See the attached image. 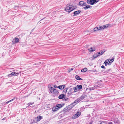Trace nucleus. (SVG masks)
I'll return each mask as SVG.
<instances>
[{"label": "nucleus", "instance_id": "3", "mask_svg": "<svg viewBox=\"0 0 124 124\" xmlns=\"http://www.w3.org/2000/svg\"><path fill=\"white\" fill-rule=\"evenodd\" d=\"M65 95L62 94L59 96L58 98L60 99H63V101H69V99L68 98H65Z\"/></svg>", "mask_w": 124, "mask_h": 124}, {"label": "nucleus", "instance_id": "7", "mask_svg": "<svg viewBox=\"0 0 124 124\" xmlns=\"http://www.w3.org/2000/svg\"><path fill=\"white\" fill-rule=\"evenodd\" d=\"M81 11L80 10H79L78 11H76L74 12L73 13L72 16H77L81 12Z\"/></svg>", "mask_w": 124, "mask_h": 124}, {"label": "nucleus", "instance_id": "5", "mask_svg": "<svg viewBox=\"0 0 124 124\" xmlns=\"http://www.w3.org/2000/svg\"><path fill=\"white\" fill-rule=\"evenodd\" d=\"M81 114V113L80 112H78L76 114L73 115L72 117V119H74L78 117Z\"/></svg>", "mask_w": 124, "mask_h": 124}, {"label": "nucleus", "instance_id": "30", "mask_svg": "<svg viewBox=\"0 0 124 124\" xmlns=\"http://www.w3.org/2000/svg\"><path fill=\"white\" fill-rule=\"evenodd\" d=\"M15 99V98L13 99H12L11 100L8 101L7 102H6V104L8 103H9L10 102L13 101Z\"/></svg>", "mask_w": 124, "mask_h": 124}, {"label": "nucleus", "instance_id": "37", "mask_svg": "<svg viewBox=\"0 0 124 124\" xmlns=\"http://www.w3.org/2000/svg\"><path fill=\"white\" fill-rule=\"evenodd\" d=\"M108 124H113L112 122H108Z\"/></svg>", "mask_w": 124, "mask_h": 124}, {"label": "nucleus", "instance_id": "44", "mask_svg": "<svg viewBox=\"0 0 124 124\" xmlns=\"http://www.w3.org/2000/svg\"><path fill=\"white\" fill-rule=\"evenodd\" d=\"M92 123H90V124H92Z\"/></svg>", "mask_w": 124, "mask_h": 124}, {"label": "nucleus", "instance_id": "36", "mask_svg": "<svg viewBox=\"0 0 124 124\" xmlns=\"http://www.w3.org/2000/svg\"><path fill=\"white\" fill-rule=\"evenodd\" d=\"M101 67L102 68L104 69H105V67L103 65H102V66H101Z\"/></svg>", "mask_w": 124, "mask_h": 124}, {"label": "nucleus", "instance_id": "38", "mask_svg": "<svg viewBox=\"0 0 124 124\" xmlns=\"http://www.w3.org/2000/svg\"><path fill=\"white\" fill-rule=\"evenodd\" d=\"M15 7H20V6H16Z\"/></svg>", "mask_w": 124, "mask_h": 124}, {"label": "nucleus", "instance_id": "40", "mask_svg": "<svg viewBox=\"0 0 124 124\" xmlns=\"http://www.w3.org/2000/svg\"><path fill=\"white\" fill-rule=\"evenodd\" d=\"M54 88H56V87H57L56 86V85H54Z\"/></svg>", "mask_w": 124, "mask_h": 124}, {"label": "nucleus", "instance_id": "29", "mask_svg": "<svg viewBox=\"0 0 124 124\" xmlns=\"http://www.w3.org/2000/svg\"><path fill=\"white\" fill-rule=\"evenodd\" d=\"M34 103V102H29L28 103L27 105H28V106H29L33 104Z\"/></svg>", "mask_w": 124, "mask_h": 124}, {"label": "nucleus", "instance_id": "27", "mask_svg": "<svg viewBox=\"0 0 124 124\" xmlns=\"http://www.w3.org/2000/svg\"><path fill=\"white\" fill-rule=\"evenodd\" d=\"M68 89L67 88H66L64 89L63 91V93H66Z\"/></svg>", "mask_w": 124, "mask_h": 124}, {"label": "nucleus", "instance_id": "41", "mask_svg": "<svg viewBox=\"0 0 124 124\" xmlns=\"http://www.w3.org/2000/svg\"><path fill=\"white\" fill-rule=\"evenodd\" d=\"M5 118H3V119L2 120H5Z\"/></svg>", "mask_w": 124, "mask_h": 124}, {"label": "nucleus", "instance_id": "34", "mask_svg": "<svg viewBox=\"0 0 124 124\" xmlns=\"http://www.w3.org/2000/svg\"><path fill=\"white\" fill-rule=\"evenodd\" d=\"M98 56H100L101 55H102V54H101V53L100 52H98Z\"/></svg>", "mask_w": 124, "mask_h": 124}, {"label": "nucleus", "instance_id": "13", "mask_svg": "<svg viewBox=\"0 0 124 124\" xmlns=\"http://www.w3.org/2000/svg\"><path fill=\"white\" fill-rule=\"evenodd\" d=\"M64 105V104H58L56 106L59 109H60Z\"/></svg>", "mask_w": 124, "mask_h": 124}, {"label": "nucleus", "instance_id": "26", "mask_svg": "<svg viewBox=\"0 0 124 124\" xmlns=\"http://www.w3.org/2000/svg\"><path fill=\"white\" fill-rule=\"evenodd\" d=\"M87 70V69L86 68H85L84 69H83L81 70V71L82 72H85Z\"/></svg>", "mask_w": 124, "mask_h": 124}, {"label": "nucleus", "instance_id": "4", "mask_svg": "<svg viewBox=\"0 0 124 124\" xmlns=\"http://www.w3.org/2000/svg\"><path fill=\"white\" fill-rule=\"evenodd\" d=\"M100 0H88L87 2L88 4L91 5H93L98 2Z\"/></svg>", "mask_w": 124, "mask_h": 124}, {"label": "nucleus", "instance_id": "22", "mask_svg": "<svg viewBox=\"0 0 124 124\" xmlns=\"http://www.w3.org/2000/svg\"><path fill=\"white\" fill-rule=\"evenodd\" d=\"M75 78L78 80H82V79L80 78L79 76L77 75L76 76Z\"/></svg>", "mask_w": 124, "mask_h": 124}, {"label": "nucleus", "instance_id": "11", "mask_svg": "<svg viewBox=\"0 0 124 124\" xmlns=\"http://www.w3.org/2000/svg\"><path fill=\"white\" fill-rule=\"evenodd\" d=\"M65 87V86L64 85H59L57 87V88L61 90H62L64 89Z\"/></svg>", "mask_w": 124, "mask_h": 124}, {"label": "nucleus", "instance_id": "20", "mask_svg": "<svg viewBox=\"0 0 124 124\" xmlns=\"http://www.w3.org/2000/svg\"><path fill=\"white\" fill-rule=\"evenodd\" d=\"M91 7V6H90L89 5H86V6L83 8H84L85 9H87L88 8H90Z\"/></svg>", "mask_w": 124, "mask_h": 124}, {"label": "nucleus", "instance_id": "10", "mask_svg": "<svg viewBox=\"0 0 124 124\" xmlns=\"http://www.w3.org/2000/svg\"><path fill=\"white\" fill-rule=\"evenodd\" d=\"M88 50L91 53L95 51V48L94 47L93 48L91 47L90 48L88 49Z\"/></svg>", "mask_w": 124, "mask_h": 124}, {"label": "nucleus", "instance_id": "15", "mask_svg": "<svg viewBox=\"0 0 124 124\" xmlns=\"http://www.w3.org/2000/svg\"><path fill=\"white\" fill-rule=\"evenodd\" d=\"M81 100L79 98L78 99H77L76 100H75L74 102V103H78L80 102Z\"/></svg>", "mask_w": 124, "mask_h": 124}, {"label": "nucleus", "instance_id": "42", "mask_svg": "<svg viewBox=\"0 0 124 124\" xmlns=\"http://www.w3.org/2000/svg\"><path fill=\"white\" fill-rule=\"evenodd\" d=\"M41 63L40 62H39V63H39V64H40Z\"/></svg>", "mask_w": 124, "mask_h": 124}, {"label": "nucleus", "instance_id": "35", "mask_svg": "<svg viewBox=\"0 0 124 124\" xmlns=\"http://www.w3.org/2000/svg\"><path fill=\"white\" fill-rule=\"evenodd\" d=\"M101 54H103L105 52V51H103L101 50Z\"/></svg>", "mask_w": 124, "mask_h": 124}, {"label": "nucleus", "instance_id": "25", "mask_svg": "<svg viewBox=\"0 0 124 124\" xmlns=\"http://www.w3.org/2000/svg\"><path fill=\"white\" fill-rule=\"evenodd\" d=\"M109 61V60L108 59L105 61L104 62V63L105 64V66H107V65L108 63V61Z\"/></svg>", "mask_w": 124, "mask_h": 124}, {"label": "nucleus", "instance_id": "28", "mask_svg": "<svg viewBox=\"0 0 124 124\" xmlns=\"http://www.w3.org/2000/svg\"><path fill=\"white\" fill-rule=\"evenodd\" d=\"M85 98V96L84 95H82L79 98L81 100L84 99Z\"/></svg>", "mask_w": 124, "mask_h": 124}, {"label": "nucleus", "instance_id": "1", "mask_svg": "<svg viewBox=\"0 0 124 124\" xmlns=\"http://www.w3.org/2000/svg\"><path fill=\"white\" fill-rule=\"evenodd\" d=\"M77 8V7L76 6L68 4L67 5L66 7L65 8V10L67 12L69 13L70 12L76 8Z\"/></svg>", "mask_w": 124, "mask_h": 124}, {"label": "nucleus", "instance_id": "21", "mask_svg": "<svg viewBox=\"0 0 124 124\" xmlns=\"http://www.w3.org/2000/svg\"><path fill=\"white\" fill-rule=\"evenodd\" d=\"M114 58L111 59L110 60L109 62H108V65H110L111 64V63L113 62L114 60Z\"/></svg>", "mask_w": 124, "mask_h": 124}, {"label": "nucleus", "instance_id": "39", "mask_svg": "<svg viewBox=\"0 0 124 124\" xmlns=\"http://www.w3.org/2000/svg\"><path fill=\"white\" fill-rule=\"evenodd\" d=\"M33 122L35 123H37V121L35 122V120H34Z\"/></svg>", "mask_w": 124, "mask_h": 124}, {"label": "nucleus", "instance_id": "14", "mask_svg": "<svg viewBox=\"0 0 124 124\" xmlns=\"http://www.w3.org/2000/svg\"><path fill=\"white\" fill-rule=\"evenodd\" d=\"M43 118L42 116H38L36 119V118H35V119H37V121H39L41 119H42Z\"/></svg>", "mask_w": 124, "mask_h": 124}, {"label": "nucleus", "instance_id": "31", "mask_svg": "<svg viewBox=\"0 0 124 124\" xmlns=\"http://www.w3.org/2000/svg\"><path fill=\"white\" fill-rule=\"evenodd\" d=\"M98 56V54H94L93 56V57L94 58H96Z\"/></svg>", "mask_w": 124, "mask_h": 124}, {"label": "nucleus", "instance_id": "23", "mask_svg": "<svg viewBox=\"0 0 124 124\" xmlns=\"http://www.w3.org/2000/svg\"><path fill=\"white\" fill-rule=\"evenodd\" d=\"M13 76H16L18 74V73H16L15 72H13L11 73Z\"/></svg>", "mask_w": 124, "mask_h": 124}, {"label": "nucleus", "instance_id": "18", "mask_svg": "<svg viewBox=\"0 0 124 124\" xmlns=\"http://www.w3.org/2000/svg\"><path fill=\"white\" fill-rule=\"evenodd\" d=\"M77 88L79 90L82 88V85H78L77 86Z\"/></svg>", "mask_w": 124, "mask_h": 124}, {"label": "nucleus", "instance_id": "24", "mask_svg": "<svg viewBox=\"0 0 124 124\" xmlns=\"http://www.w3.org/2000/svg\"><path fill=\"white\" fill-rule=\"evenodd\" d=\"M73 89V90H74V92H76L78 91V88L77 86L75 87H74Z\"/></svg>", "mask_w": 124, "mask_h": 124}, {"label": "nucleus", "instance_id": "43", "mask_svg": "<svg viewBox=\"0 0 124 124\" xmlns=\"http://www.w3.org/2000/svg\"><path fill=\"white\" fill-rule=\"evenodd\" d=\"M102 124V123H100L99 124Z\"/></svg>", "mask_w": 124, "mask_h": 124}, {"label": "nucleus", "instance_id": "6", "mask_svg": "<svg viewBox=\"0 0 124 124\" xmlns=\"http://www.w3.org/2000/svg\"><path fill=\"white\" fill-rule=\"evenodd\" d=\"M13 40L14 41H12V42L13 44H15L16 43H18L19 41V39L15 37L14 39Z\"/></svg>", "mask_w": 124, "mask_h": 124}, {"label": "nucleus", "instance_id": "12", "mask_svg": "<svg viewBox=\"0 0 124 124\" xmlns=\"http://www.w3.org/2000/svg\"><path fill=\"white\" fill-rule=\"evenodd\" d=\"M73 89L72 88H69V92L68 94H71L72 93H73Z\"/></svg>", "mask_w": 124, "mask_h": 124}, {"label": "nucleus", "instance_id": "32", "mask_svg": "<svg viewBox=\"0 0 124 124\" xmlns=\"http://www.w3.org/2000/svg\"><path fill=\"white\" fill-rule=\"evenodd\" d=\"M8 76L9 77H11L13 76L11 73L10 74H9L8 75Z\"/></svg>", "mask_w": 124, "mask_h": 124}, {"label": "nucleus", "instance_id": "8", "mask_svg": "<svg viewBox=\"0 0 124 124\" xmlns=\"http://www.w3.org/2000/svg\"><path fill=\"white\" fill-rule=\"evenodd\" d=\"M99 87L98 85H95L93 87H89L88 88V89L89 90L91 91L93 90H94L95 89L97 88V87Z\"/></svg>", "mask_w": 124, "mask_h": 124}, {"label": "nucleus", "instance_id": "33", "mask_svg": "<svg viewBox=\"0 0 124 124\" xmlns=\"http://www.w3.org/2000/svg\"><path fill=\"white\" fill-rule=\"evenodd\" d=\"M73 70V68H71L70 70V69H69V70H68V73H69L70 72V71H71V70Z\"/></svg>", "mask_w": 124, "mask_h": 124}, {"label": "nucleus", "instance_id": "9", "mask_svg": "<svg viewBox=\"0 0 124 124\" xmlns=\"http://www.w3.org/2000/svg\"><path fill=\"white\" fill-rule=\"evenodd\" d=\"M79 4L80 5L82 6H84L86 5V3L83 1H80Z\"/></svg>", "mask_w": 124, "mask_h": 124}, {"label": "nucleus", "instance_id": "17", "mask_svg": "<svg viewBox=\"0 0 124 124\" xmlns=\"http://www.w3.org/2000/svg\"><path fill=\"white\" fill-rule=\"evenodd\" d=\"M49 88L50 91L52 93L53 92V91L54 90V89L55 88L51 87L50 88L49 87Z\"/></svg>", "mask_w": 124, "mask_h": 124}, {"label": "nucleus", "instance_id": "16", "mask_svg": "<svg viewBox=\"0 0 124 124\" xmlns=\"http://www.w3.org/2000/svg\"><path fill=\"white\" fill-rule=\"evenodd\" d=\"M52 93H53L55 94H57L58 93V92L56 89H54Z\"/></svg>", "mask_w": 124, "mask_h": 124}, {"label": "nucleus", "instance_id": "19", "mask_svg": "<svg viewBox=\"0 0 124 124\" xmlns=\"http://www.w3.org/2000/svg\"><path fill=\"white\" fill-rule=\"evenodd\" d=\"M59 109L56 106L55 107L53 108L52 110L54 111H55Z\"/></svg>", "mask_w": 124, "mask_h": 124}, {"label": "nucleus", "instance_id": "2", "mask_svg": "<svg viewBox=\"0 0 124 124\" xmlns=\"http://www.w3.org/2000/svg\"><path fill=\"white\" fill-rule=\"evenodd\" d=\"M110 25L109 24H107L105 25H104L102 26H100L99 27H96L93 30V31L95 32L98 31L99 30L105 29L108 27Z\"/></svg>", "mask_w": 124, "mask_h": 124}]
</instances>
